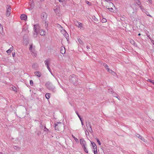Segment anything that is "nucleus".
<instances>
[{
	"mask_svg": "<svg viewBox=\"0 0 154 154\" xmlns=\"http://www.w3.org/2000/svg\"><path fill=\"white\" fill-rule=\"evenodd\" d=\"M29 48L32 55L34 57H35L37 56V52L35 49V47L32 44H31L30 45Z\"/></svg>",
	"mask_w": 154,
	"mask_h": 154,
	"instance_id": "1",
	"label": "nucleus"
},
{
	"mask_svg": "<svg viewBox=\"0 0 154 154\" xmlns=\"http://www.w3.org/2000/svg\"><path fill=\"white\" fill-rule=\"evenodd\" d=\"M46 86L47 88L49 90L55 92V87L51 83L48 82L46 83Z\"/></svg>",
	"mask_w": 154,
	"mask_h": 154,
	"instance_id": "2",
	"label": "nucleus"
},
{
	"mask_svg": "<svg viewBox=\"0 0 154 154\" xmlns=\"http://www.w3.org/2000/svg\"><path fill=\"white\" fill-rule=\"evenodd\" d=\"M34 32L33 35L34 37H36L37 36V34L38 33V30L40 28V26L38 25H34L33 26Z\"/></svg>",
	"mask_w": 154,
	"mask_h": 154,
	"instance_id": "3",
	"label": "nucleus"
},
{
	"mask_svg": "<svg viewBox=\"0 0 154 154\" xmlns=\"http://www.w3.org/2000/svg\"><path fill=\"white\" fill-rule=\"evenodd\" d=\"M64 127L63 124L61 122H57L55 124V130L59 131L61 128Z\"/></svg>",
	"mask_w": 154,
	"mask_h": 154,
	"instance_id": "4",
	"label": "nucleus"
},
{
	"mask_svg": "<svg viewBox=\"0 0 154 154\" xmlns=\"http://www.w3.org/2000/svg\"><path fill=\"white\" fill-rule=\"evenodd\" d=\"M69 80L71 82L75 83L78 81L77 78L76 76L74 75H72L69 77Z\"/></svg>",
	"mask_w": 154,
	"mask_h": 154,
	"instance_id": "5",
	"label": "nucleus"
},
{
	"mask_svg": "<svg viewBox=\"0 0 154 154\" xmlns=\"http://www.w3.org/2000/svg\"><path fill=\"white\" fill-rule=\"evenodd\" d=\"M74 24L77 27L80 28L81 29H83L84 27L83 26L82 23L77 21H74Z\"/></svg>",
	"mask_w": 154,
	"mask_h": 154,
	"instance_id": "6",
	"label": "nucleus"
},
{
	"mask_svg": "<svg viewBox=\"0 0 154 154\" xmlns=\"http://www.w3.org/2000/svg\"><path fill=\"white\" fill-rule=\"evenodd\" d=\"M86 125L87 130L90 133H92V130L90 122L88 121L86 122Z\"/></svg>",
	"mask_w": 154,
	"mask_h": 154,
	"instance_id": "7",
	"label": "nucleus"
},
{
	"mask_svg": "<svg viewBox=\"0 0 154 154\" xmlns=\"http://www.w3.org/2000/svg\"><path fill=\"white\" fill-rule=\"evenodd\" d=\"M7 10L6 13V15L8 17L10 14L11 8L10 6L7 5L6 7Z\"/></svg>",
	"mask_w": 154,
	"mask_h": 154,
	"instance_id": "8",
	"label": "nucleus"
},
{
	"mask_svg": "<svg viewBox=\"0 0 154 154\" xmlns=\"http://www.w3.org/2000/svg\"><path fill=\"white\" fill-rule=\"evenodd\" d=\"M41 17L43 20L45 21L47 19V15L45 13L43 12L42 14Z\"/></svg>",
	"mask_w": 154,
	"mask_h": 154,
	"instance_id": "9",
	"label": "nucleus"
},
{
	"mask_svg": "<svg viewBox=\"0 0 154 154\" xmlns=\"http://www.w3.org/2000/svg\"><path fill=\"white\" fill-rule=\"evenodd\" d=\"M38 33H39L41 35L44 36L45 35V32L44 30L40 29L39 28V30H38Z\"/></svg>",
	"mask_w": 154,
	"mask_h": 154,
	"instance_id": "10",
	"label": "nucleus"
},
{
	"mask_svg": "<svg viewBox=\"0 0 154 154\" xmlns=\"http://www.w3.org/2000/svg\"><path fill=\"white\" fill-rule=\"evenodd\" d=\"M135 136L136 137H138V138H139L142 141H143L145 142H146V140H145V139L142 136L140 135V134H135Z\"/></svg>",
	"mask_w": 154,
	"mask_h": 154,
	"instance_id": "11",
	"label": "nucleus"
},
{
	"mask_svg": "<svg viewBox=\"0 0 154 154\" xmlns=\"http://www.w3.org/2000/svg\"><path fill=\"white\" fill-rule=\"evenodd\" d=\"M51 59L50 58H48L46 59L45 61V65L46 66V67H48L49 65V64L51 62Z\"/></svg>",
	"mask_w": 154,
	"mask_h": 154,
	"instance_id": "12",
	"label": "nucleus"
},
{
	"mask_svg": "<svg viewBox=\"0 0 154 154\" xmlns=\"http://www.w3.org/2000/svg\"><path fill=\"white\" fill-rule=\"evenodd\" d=\"M80 141V143L82 145V147L86 146V143L83 139H81Z\"/></svg>",
	"mask_w": 154,
	"mask_h": 154,
	"instance_id": "13",
	"label": "nucleus"
},
{
	"mask_svg": "<svg viewBox=\"0 0 154 154\" xmlns=\"http://www.w3.org/2000/svg\"><path fill=\"white\" fill-rule=\"evenodd\" d=\"M137 4L139 6V7L140 8V9L143 12H144L146 10L145 9H144V7L141 5V3L140 2L139 3H137Z\"/></svg>",
	"mask_w": 154,
	"mask_h": 154,
	"instance_id": "14",
	"label": "nucleus"
},
{
	"mask_svg": "<svg viewBox=\"0 0 154 154\" xmlns=\"http://www.w3.org/2000/svg\"><path fill=\"white\" fill-rule=\"evenodd\" d=\"M34 74L37 77H40L42 76V74L41 72L38 71H36L34 72Z\"/></svg>",
	"mask_w": 154,
	"mask_h": 154,
	"instance_id": "15",
	"label": "nucleus"
},
{
	"mask_svg": "<svg viewBox=\"0 0 154 154\" xmlns=\"http://www.w3.org/2000/svg\"><path fill=\"white\" fill-rule=\"evenodd\" d=\"M34 3L33 2H31L29 4V6L28 8V9L29 10H32L34 7Z\"/></svg>",
	"mask_w": 154,
	"mask_h": 154,
	"instance_id": "16",
	"label": "nucleus"
},
{
	"mask_svg": "<svg viewBox=\"0 0 154 154\" xmlns=\"http://www.w3.org/2000/svg\"><path fill=\"white\" fill-rule=\"evenodd\" d=\"M27 16L25 14H21L20 16L21 19L26 20L27 19Z\"/></svg>",
	"mask_w": 154,
	"mask_h": 154,
	"instance_id": "17",
	"label": "nucleus"
},
{
	"mask_svg": "<svg viewBox=\"0 0 154 154\" xmlns=\"http://www.w3.org/2000/svg\"><path fill=\"white\" fill-rule=\"evenodd\" d=\"M54 12L56 13L57 15L59 16L60 14V11L59 9L56 8L54 9Z\"/></svg>",
	"mask_w": 154,
	"mask_h": 154,
	"instance_id": "18",
	"label": "nucleus"
},
{
	"mask_svg": "<svg viewBox=\"0 0 154 154\" xmlns=\"http://www.w3.org/2000/svg\"><path fill=\"white\" fill-rule=\"evenodd\" d=\"M60 52L62 54H64L65 52V50L64 47H62L60 48Z\"/></svg>",
	"mask_w": 154,
	"mask_h": 154,
	"instance_id": "19",
	"label": "nucleus"
},
{
	"mask_svg": "<svg viewBox=\"0 0 154 154\" xmlns=\"http://www.w3.org/2000/svg\"><path fill=\"white\" fill-rule=\"evenodd\" d=\"M91 143L92 146L93 148L94 149H97V146L95 143L93 142H91Z\"/></svg>",
	"mask_w": 154,
	"mask_h": 154,
	"instance_id": "20",
	"label": "nucleus"
},
{
	"mask_svg": "<svg viewBox=\"0 0 154 154\" xmlns=\"http://www.w3.org/2000/svg\"><path fill=\"white\" fill-rule=\"evenodd\" d=\"M103 65L104 66L105 68L107 69L108 72H109L111 69L109 68L108 66L106 63H103Z\"/></svg>",
	"mask_w": 154,
	"mask_h": 154,
	"instance_id": "21",
	"label": "nucleus"
},
{
	"mask_svg": "<svg viewBox=\"0 0 154 154\" xmlns=\"http://www.w3.org/2000/svg\"><path fill=\"white\" fill-rule=\"evenodd\" d=\"M64 32V34L63 35L65 37V38H66L67 39H68V38L69 37V35L66 32L65 30H64L63 31Z\"/></svg>",
	"mask_w": 154,
	"mask_h": 154,
	"instance_id": "22",
	"label": "nucleus"
},
{
	"mask_svg": "<svg viewBox=\"0 0 154 154\" xmlns=\"http://www.w3.org/2000/svg\"><path fill=\"white\" fill-rule=\"evenodd\" d=\"M3 27L1 24L0 23V33L1 34H2L3 33Z\"/></svg>",
	"mask_w": 154,
	"mask_h": 154,
	"instance_id": "23",
	"label": "nucleus"
},
{
	"mask_svg": "<svg viewBox=\"0 0 154 154\" xmlns=\"http://www.w3.org/2000/svg\"><path fill=\"white\" fill-rule=\"evenodd\" d=\"M13 47L12 46V47H11L8 50L6 51V52L7 53H11V51H12L13 50Z\"/></svg>",
	"mask_w": 154,
	"mask_h": 154,
	"instance_id": "24",
	"label": "nucleus"
},
{
	"mask_svg": "<svg viewBox=\"0 0 154 154\" xmlns=\"http://www.w3.org/2000/svg\"><path fill=\"white\" fill-rule=\"evenodd\" d=\"M92 19L94 20L96 22H97L98 21V20L95 17V16H92Z\"/></svg>",
	"mask_w": 154,
	"mask_h": 154,
	"instance_id": "25",
	"label": "nucleus"
},
{
	"mask_svg": "<svg viewBox=\"0 0 154 154\" xmlns=\"http://www.w3.org/2000/svg\"><path fill=\"white\" fill-rule=\"evenodd\" d=\"M32 67L35 69H36L38 67V65L36 64H34L32 65Z\"/></svg>",
	"mask_w": 154,
	"mask_h": 154,
	"instance_id": "26",
	"label": "nucleus"
},
{
	"mask_svg": "<svg viewBox=\"0 0 154 154\" xmlns=\"http://www.w3.org/2000/svg\"><path fill=\"white\" fill-rule=\"evenodd\" d=\"M112 94L113 96L116 97L119 100H120L119 99L118 97V95L117 94L113 92Z\"/></svg>",
	"mask_w": 154,
	"mask_h": 154,
	"instance_id": "27",
	"label": "nucleus"
},
{
	"mask_svg": "<svg viewBox=\"0 0 154 154\" xmlns=\"http://www.w3.org/2000/svg\"><path fill=\"white\" fill-rule=\"evenodd\" d=\"M77 39L78 42L80 44L82 45L83 44V42L82 41V40L81 39H80V38L79 37L77 38Z\"/></svg>",
	"mask_w": 154,
	"mask_h": 154,
	"instance_id": "28",
	"label": "nucleus"
},
{
	"mask_svg": "<svg viewBox=\"0 0 154 154\" xmlns=\"http://www.w3.org/2000/svg\"><path fill=\"white\" fill-rule=\"evenodd\" d=\"M109 72L111 73L114 76H115L116 75V73L111 69L110 70Z\"/></svg>",
	"mask_w": 154,
	"mask_h": 154,
	"instance_id": "29",
	"label": "nucleus"
},
{
	"mask_svg": "<svg viewBox=\"0 0 154 154\" xmlns=\"http://www.w3.org/2000/svg\"><path fill=\"white\" fill-rule=\"evenodd\" d=\"M50 93H47L45 95L46 98L47 99H48L50 97Z\"/></svg>",
	"mask_w": 154,
	"mask_h": 154,
	"instance_id": "30",
	"label": "nucleus"
},
{
	"mask_svg": "<svg viewBox=\"0 0 154 154\" xmlns=\"http://www.w3.org/2000/svg\"><path fill=\"white\" fill-rule=\"evenodd\" d=\"M144 12L148 16H149V17H152V16L150 15L149 13V12L146 11V10Z\"/></svg>",
	"mask_w": 154,
	"mask_h": 154,
	"instance_id": "31",
	"label": "nucleus"
},
{
	"mask_svg": "<svg viewBox=\"0 0 154 154\" xmlns=\"http://www.w3.org/2000/svg\"><path fill=\"white\" fill-rule=\"evenodd\" d=\"M147 81H149L150 82L152 83L154 85V81L153 80H152L149 79H148V80H147Z\"/></svg>",
	"mask_w": 154,
	"mask_h": 154,
	"instance_id": "32",
	"label": "nucleus"
},
{
	"mask_svg": "<svg viewBox=\"0 0 154 154\" xmlns=\"http://www.w3.org/2000/svg\"><path fill=\"white\" fill-rule=\"evenodd\" d=\"M85 134L86 136L88 135L89 134V133L88 131H87V129H85Z\"/></svg>",
	"mask_w": 154,
	"mask_h": 154,
	"instance_id": "33",
	"label": "nucleus"
},
{
	"mask_svg": "<svg viewBox=\"0 0 154 154\" xmlns=\"http://www.w3.org/2000/svg\"><path fill=\"white\" fill-rule=\"evenodd\" d=\"M106 21H107V20H106V19L105 18H102L101 20V22L102 23H105L106 22Z\"/></svg>",
	"mask_w": 154,
	"mask_h": 154,
	"instance_id": "34",
	"label": "nucleus"
},
{
	"mask_svg": "<svg viewBox=\"0 0 154 154\" xmlns=\"http://www.w3.org/2000/svg\"><path fill=\"white\" fill-rule=\"evenodd\" d=\"M83 148L85 152L87 153H88V151L87 150V149L86 147V146L83 147Z\"/></svg>",
	"mask_w": 154,
	"mask_h": 154,
	"instance_id": "35",
	"label": "nucleus"
},
{
	"mask_svg": "<svg viewBox=\"0 0 154 154\" xmlns=\"http://www.w3.org/2000/svg\"><path fill=\"white\" fill-rule=\"evenodd\" d=\"M47 67V69H48V70L50 72V73H51V75H53L52 72H51V70L49 66H48V67Z\"/></svg>",
	"mask_w": 154,
	"mask_h": 154,
	"instance_id": "36",
	"label": "nucleus"
},
{
	"mask_svg": "<svg viewBox=\"0 0 154 154\" xmlns=\"http://www.w3.org/2000/svg\"><path fill=\"white\" fill-rule=\"evenodd\" d=\"M108 92L112 94L113 93L112 89H109L108 90Z\"/></svg>",
	"mask_w": 154,
	"mask_h": 154,
	"instance_id": "37",
	"label": "nucleus"
},
{
	"mask_svg": "<svg viewBox=\"0 0 154 154\" xmlns=\"http://www.w3.org/2000/svg\"><path fill=\"white\" fill-rule=\"evenodd\" d=\"M85 2H86V3L89 6H90L91 5V3L90 2H89L88 1H85Z\"/></svg>",
	"mask_w": 154,
	"mask_h": 154,
	"instance_id": "38",
	"label": "nucleus"
},
{
	"mask_svg": "<svg viewBox=\"0 0 154 154\" xmlns=\"http://www.w3.org/2000/svg\"><path fill=\"white\" fill-rule=\"evenodd\" d=\"M135 7H136V5L135 4H134V5H133V6H131L132 8L133 9H135L136 10H137L136 7V8H135Z\"/></svg>",
	"mask_w": 154,
	"mask_h": 154,
	"instance_id": "39",
	"label": "nucleus"
},
{
	"mask_svg": "<svg viewBox=\"0 0 154 154\" xmlns=\"http://www.w3.org/2000/svg\"><path fill=\"white\" fill-rule=\"evenodd\" d=\"M96 140L97 141V143H98V144L100 145H101V143H100V140L98 139H96Z\"/></svg>",
	"mask_w": 154,
	"mask_h": 154,
	"instance_id": "40",
	"label": "nucleus"
},
{
	"mask_svg": "<svg viewBox=\"0 0 154 154\" xmlns=\"http://www.w3.org/2000/svg\"><path fill=\"white\" fill-rule=\"evenodd\" d=\"M130 42L132 44H133V45H134L135 44V42L133 40H131V41H130Z\"/></svg>",
	"mask_w": 154,
	"mask_h": 154,
	"instance_id": "41",
	"label": "nucleus"
},
{
	"mask_svg": "<svg viewBox=\"0 0 154 154\" xmlns=\"http://www.w3.org/2000/svg\"><path fill=\"white\" fill-rule=\"evenodd\" d=\"M94 152V154H97V149H94L93 150Z\"/></svg>",
	"mask_w": 154,
	"mask_h": 154,
	"instance_id": "42",
	"label": "nucleus"
},
{
	"mask_svg": "<svg viewBox=\"0 0 154 154\" xmlns=\"http://www.w3.org/2000/svg\"><path fill=\"white\" fill-rule=\"evenodd\" d=\"M30 84L31 85H33V81L32 80H31L30 81Z\"/></svg>",
	"mask_w": 154,
	"mask_h": 154,
	"instance_id": "43",
	"label": "nucleus"
},
{
	"mask_svg": "<svg viewBox=\"0 0 154 154\" xmlns=\"http://www.w3.org/2000/svg\"><path fill=\"white\" fill-rule=\"evenodd\" d=\"M109 11H111L113 10V8H107Z\"/></svg>",
	"mask_w": 154,
	"mask_h": 154,
	"instance_id": "44",
	"label": "nucleus"
},
{
	"mask_svg": "<svg viewBox=\"0 0 154 154\" xmlns=\"http://www.w3.org/2000/svg\"><path fill=\"white\" fill-rule=\"evenodd\" d=\"M44 130L45 131H46V130L47 131H48V130H49L47 128H46L45 126V127L44 128Z\"/></svg>",
	"mask_w": 154,
	"mask_h": 154,
	"instance_id": "45",
	"label": "nucleus"
},
{
	"mask_svg": "<svg viewBox=\"0 0 154 154\" xmlns=\"http://www.w3.org/2000/svg\"><path fill=\"white\" fill-rule=\"evenodd\" d=\"M147 152L148 154H152L150 151L149 150L147 151Z\"/></svg>",
	"mask_w": 154,
	"mask_h": 154,
	"instance_id": "46",
	"label": "nucleus"
},
{
	"mask_svg": "<svg viewBox=\"0 0 154 154\" xmlns=\"http://www.w3.org/2000/svg\"><path fill=\"white\" fill-rule=\"evenodd\" d=\"M14 148L15 149H18V147L15 146H14Z\"/></svg>",
	"mask_w": 154,
	"mask_h": 154,
	"instance_id": "47",
	"label": "nucleus"
},
{
	"mask_svg": "<svg viewBox=\"0 0 154 154\" xmlns=\"http://www.w3.org/2000/svg\"><path fill=\"white\" fill-rule=\"evenodd\" d=\"M149 2V3L150 4H152V2L151 0H147Z\"/></svg>",
	"mask_w": 154,
	"mask_h": 154,
	"instance_id": "48",
	"label": "nucleus"
},
{
	"mask_svg": "<svg viewBox=\"0 0 154 154\" xmlns=\"http://www.w3.org/2000/svg\"><path fill=\"white\" fill-rule=\"evenodd\" d=\"M74 139L75 140L76 142H79V140L77 138H75V139Z\"/></svg>",
	"mask_w": 154,
	"mask_h": 154,
	"instance_id": "49",
	"label": "nucleus"
},
{
	"mask_svg": "<svg viewBox=\"0 0 154 154\" xmlns=\"http://www.w3.org/2000/svg\"><path fill=\"white\" fill-rule=\"evenodd\" d=\"M12 56L13 57H14L15 56V53L14 52L12 53Z\"/></svg>",
	"mask_w": 154,
	"mask_h": 154,
	"instance_id": "50",
	"label": "nucleus"
},
{
	"mask_svg": "<svg viewBox=\"0 0 154 154\" xmlns=\"http://www.w3.org/2000/svg\"><path fill=\"white\" fill-rule=\"evenodd\" d=\"M64 0H59V1L60 2H63Z\"/></svg>",
	"mask_w": 154,
	"mask_h": 154,
	"instance_id": "51",
	"label": "nucleus"
},
{
	"mask_svg": "<svg viewBox=\"0 0 154 154\" xmlns=\"http://www.w3.org/2000/svg\"><path fill=\"white\" fill-rule=\"evenodd\" d=\"M13 90H14V91H15L16 90V88L15 87H14V88H13Z\"/></svg>",
	"mask_w": 154,
	"mask_h": 154,
	"instance_id": "52",
	"label": "nucleus"
},
{
	"mask_svg": "<svg viewBox=\"0 0 154 154\" xmlns=\"http://www.w3.org/2000/svg\"><path fill=\"white\" fill-rule=\"evenodd\" d=\"M60 85V86L61 88H63V87H62V86L61 85Z\"/></svg>",
	"mask_w": 154,
	"mask_h": 154,
	"instance_id": "53",
	"label": "nucleus"
},
{
	"mask_svg": "<svg viewBox=\"0 0 154 154\" xmlns=\"http://www.w3.org/2000/svg\"><path fill=\"white\" fill-rule=\"evenodd\" d=\"M86 48L87 49H89L90 48L89 47L87 46H86Z\"/></svg>",
	"mask_w": 154,
	"mask_h": 154,
	"instance_id": "54",
	"label": "nucleus"
},
{
	"mask_svg": "<svg viewBox=\"0 0 154 154\" xmlns=\"http://www.w3.org/2000/svg\"><path fill=\"white\" fill-rule=\"evenodd\" d=\"M76 114H77V115H78V116L79 117L80 116H79V114H78V113H76Z\"/></svg>",
	"mask_w": 154,
	"mask_h": 154,
	"instance_id": "55",
	"label": "nucleus"
},
{
	"mask_svg": "<svg viewBox=\"0 0 154 154\" xmlns=\"http://www.w3.org/2000/svg\"><path fill=\"white\" fill-rule=\"evenodd\" d=\"M72 137L75 139V136H74L73 135H72Z\"/></svg>",
	"mask_w": 154,
	"mask_h": 154,
	"instance_id": "56",
	"label": "nucleus"
},
{
	"mask_svg": "<svg viewBox=\"0 0 154 154\" xmlns=\"http://www.w3.org/2000/svg\"><path fill=\"white\" fill-rule=\"evenodd\" d=\"M81 123H82V125H84V124L82 122V121L81 122Z\"/></svg>",
	"mask_w": 154,
	"mask_h": 154,
	"instance_id": "57",
	"label": "nucleus"
},
{
	"mask_svg": "<svg viewBox=\"0 0 154 154\" xmlns=\"http://www.w3.org/2000/svg\"><path fill=\"white\" fill-rule=\"evenodd\" d=\"M80 121H81V122L82 121V118H80Z\"/></svg>",
	"mask_w": 154,
	"mask_h": 154,
	"instance_id": "58",
	"label": "nucleus"
},
{
	"mask_svg": "<svg viewBox=\"0 0 154 154\" xmlns=\"http://www.w3.org/2000/svg\"><path fill=\"white\" fill-rule=\"evenodd\" d=\"M57 82H58V84H59V85H60V82H58V80H57Z\"/></svg>",
	"mask_w": 154,
	"mask_h": 154,
	"instance_id": "59",
	"label": "nucleus"
},
{
	"mask_svg": "<svg viewBox=\"0 0 154 154\" xmlns=\"http://www.w3.org/2000/svg\"><path fill=\"white\" fill-rule=\"evenodd\" d=\"M58 25L60 26V27H61L62 28V26H61L60 25Z\"/></svg>",
	"mask_w": 154,
	"mask_h": 154,
	"instance_id": "60",
	"label": "nucleus"
},
{
	"mask_svg": "<svg viewBox=\"0 0 154 154\" xmlns=\"http://www.w3.org/2000/svg\"><path fill=\"white\" fill-rule=\"evenodd\" d=\"M40 1L41 2L43 1H44V0H40Z\"/></svg>",
	"mask_w": 154,
	"mask_h": 154,
	"instance_id": "61",
	"label": "nucleus"
},
{
	"mask_svg": "<svg viewBox=\"0 0 154 154\" xmlns=\"http://www.w3.org/2000/svg\"><path fill=\"white\" fill-rule=\"evenodd\" d=\"M141 35V34H140V33H139V34H138V35Z\"/></svg>",
	"mask_w": 154,
	"mask_h": 154,
	"instance_id": "62",
	"label": "nucleus"
},
{
	"mask_svg": "<svg viewBox=\"0 0 154 154\" xmlns=\"http://www.w3.org/2000/svg\"><path fill=\"white\" fill-rule=\"evenodd\" d=\"M79 119H80V118H81L80 117V116H79Z\"/></svg>",
	"mask_w": 154,
	"mask_h": 154,
	"instance_id": "63",
	"label": "nucleus"
}]
</instances>
